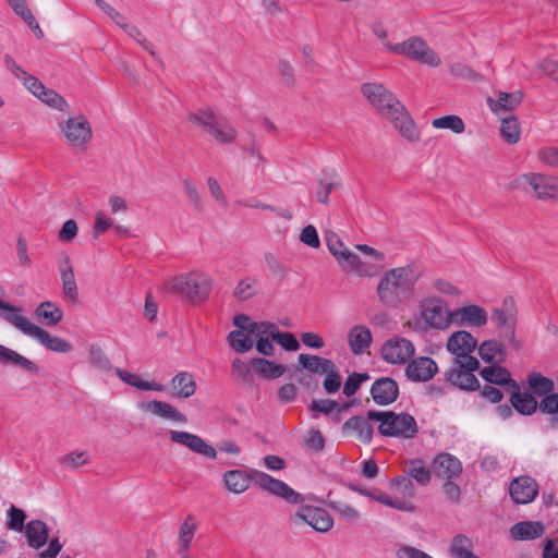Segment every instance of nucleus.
<instances>
[{
    "label": "nucleus",
    "instance_id": "obj_27",
    "mask_svg": "<svg viewBox=\"0 0 558 558\" xmlns=\"http://www.w3.org/2000/svg\"><path fill=\"white\" fill-rule=\"evenodd\" d=\"M480 357L486 363L500 364L506 361L507 353L505 345L497 340H485L481 344L477 343Z\"/></svg>",
    "mask_w": 558,
    "mask_h": 558
},
{
    "label": "nucleus",
    "instance_id": "obj_44",
    "mask_svg": "<svg viewBox=\"0 0 558 558\" xmlns=\"http://www.w3.org/2000/svg\"><path fill=\"white\" fill-rule=\"evenodd\" d=\"M338 185L337 174L335 171H329L319 179L315 197L320 204H328L330 192Z\"/></svg>",
    "mask_w": 558,
    "mask_h": 558
},
{
    "label": "nucleus",
    "instance_id": "obj_31",
    "mask_svg": "<svg viewBox=\"0 0 558 558\" xmlns=\"http://www.w3.org/2000/svg\"><path fill=\"white\" fill-rule=\"evenodd\" d=\"M448 551H449L450 558H476L477 557V555L474 553L473 541L464 534H457L456 536L452 537Z\"/></svg>",
    "mask_w": 558,
    "mask_h": 558
},
{
    "label": "nucleus",
    "instance_id": "obj_2",
    "mask_svg": "<svg viewBox=\"0 0 558 558\" xmlns=\"http://www.w3.org/2000/svg\"><path fill=\"white\" fill-rule=\"evenodd\" d=\"M422 276L423 267L416 262L388 269L376 287L379 302L385 307L397 308L410 301L415 294V286Z\"/></svg>",
    "mask_w": 558,
    "mask_h": 558
},
{
    "label": "nucleus",
    "instance_id": "obj_60",
    "mask_svg": "<svg viewBox=\"0 0 558 558\" xmlns=\"http://www.w3.org/2000/svg\"><path fill=\"white\" fill-rule=\"evenodd\" d=\"M368 378H369V376L366 373H363V374L353 373V374H351L347 378V380L344 383L343 393L347 397L353 396L357 391V389L360 388L362 383L367 380Z\"/></svg>",
    "mask_w": 558,
    "mask_h": 558
},
{
    "label": "nucleus",
    "instance_id": "obj_6",
    "mask_svg": "<svg viewBox=\"0 0 558 558\" xmlns=\"http://www.w3.org/2000/svg\"><path fill=\"white\" fill-rule=\"evenodd\" d=\"M390 51L432 68L441 64L437 52L420 36H412L402 43L395 44L390 47Z\"/></svg>",
    "mask_w": 558,
    "mask_h": 558
},
{
    "label": "nucleus",
    "instance_id": "obj_57",
    "mask_svg": "<svg viewBox=\"0 0 558 558\" xmlns=\"http://www.w3.org/2000/svg\"><path fill=\"white\" fill-rule=\"evenodd\" d=\"M278 330L277 325L269 322L253 323L250 333L257 339L271 338Z\"/></svg>",
    "mask_w": 558,
    "mask_h": 558
},
{
    "label": "nucleus",
    "instance_id": "obj_30",
    "mask_svg": "<svg viewBox=\"0 0 558 558\" xmlns=\"http://www.w3.org/2000/svg\"><path fill=\"white\" fill-rule=\"evenodd\" d=\"M348 341L354 354H362L372 342V332L366 326L357 325L349 331Z\"/></svg>",
    "mask_w": 558,
    "mask_h": 558
},
{
    "label": "nucleus",
    "instance_id": "obj_4",
    "mask_svg": "<svg viewBox=\"0 0 558 558\" xmlns=\"http://www.w3.org/2000/svg\"><path fill=\"white\" fill-rule=\"evenodd\" d=\"M4 64L7 69L22 82L25 88L41 102L62 112L69 109L68 101L59 93L47 88L37 77L28 74L10 54L4 56Z\"/></svg>",
    "mask_w": 558,
    "mask_h": 558
},
{
    "label": "nucleus",
    "instance_id": "obj_8",
    "mask_svg": "<svg viewBox=\"0 0 558 558\" xmlns=\"http://www.w3.org/2000/svg\"><path fill=\"white\" fill-rule=\"evenodd\" d=\"M424 323L432 329L445 331L453 325V310L439 298H426L420 305Z\"/></svg>",
    "mask_w": 558,
    "mask_h": 558
},
{
    "label": "nucleus",
    "instance_id": "obj_54",
    "mask_svg": "<svg viewBox=\"0 0 558 558\" xmlns=\"http://www.w3.org/2000/svg\"><path fill=\"white\" fill-rule=\"evenodd\" d=\"M121 28L138 45H141L142 48L146 50L150 56H156L153 45L145 38V36L136 26L131 25L129 22H126L125 26H122Z\"/></svg>",
    "mask_w": 558,
    "mask_h": 558
},
{
    "label": "nucleus",
    "instance_id": "obj_50",
    "mask_svg": "<svg viewBox=\"0 0 558 558\" xmlns=\"http://www.w3.org/2000/svg\"><path fill=\"white\" fill-rule=\"evenodd\" d=\"M501 137L509 144H515L520 140L521 129L517 118H504L500 124Z\"/></svg>",
    "mask_w": 558,
    "mask_h": 558
},
{
    "label": "nucleus",
    "instance_id": "obj_63",
    "mask_svg": "<svg viewBox=\"0 0 558 558\" xmlns=\"http://www.w3.org/2000/svg\"><path fill=\"white\" fill-rule=\"evenodd\" d=\"M272 340L277 341L283 349L288 351H296L300 348L296 338L291 332H280L277 330V333L272 335Z\"/></svg>",
    "mask_w": 558,
    "mask_h": 558
},
{
    "label": "nucleus",
    "instance_id": "obj_26",
    "mask_svg": "<svg viewBox=\"0 0 558 558\" xmlns=\"http://www.w3.org/2000/svg\"><path fill=\"white\" fill-rule=\"evenodd\" d=\"M0 363L14 365L33 374L39 371L38 366L33 361L3 344H0Z\"/></svg>",
    "mask_w": 558,
    "mask_h": 558
},
{
    "label": "nucleus",
    "instance_id": "obj_61",
    "mask_svg": "<svg viewBox=\"0 0 558 558\" xmlns=\"http://www.w3.org/2000/svg\"><path fill=\"white\" fill-rule=\"evenodd\" d=\"M114 226V220L110 218L105 211L98 210L95 214L94 232L95 238L105 233L107 230Z\"/></svg>",
    "mask_w": 558,
    "mask_h": 558
},
{
    "label": "nucleus",
    "instance_id": "obj_16",
    "mask_svg": "<svg viewBox=\"0 0 558 558\" xmlns=\"http://www.w3.org/2000/svg\"><path fill=\"white\" fill-rule=\"evenodd\" d=\"M480 368V362L475 367L466 366L465 363H452V367L446 373L447 380L462 390H476L480 387L478 379L474 372Z\"/></svg>",
    "mask_w": 558,
    "mask_h": 558
},
{
    "label": "nucleus",
    "instance_id": "obj_7",
    "mask_svg": "<svg viewBox=\"0 0 558 558\" xmlns=\"http://www.w3.org/2000/svg\"><path fill=\"white\" fill-rule=\"evenodd\" d=\"M14 328L20 330L23 335L35 339L47 350L58 353H69L73 349L72 344L69 341L58 336L50 335L47 330L32 323L23 314L14 325Z\"/></svg>",
    "mask_w": 558,
    "mask_h": 558
},
{
    "label": "nucleus",
    "instance_id": "obj_23",
    "mask_svg": "<svg viewBox=\"0 0 558 558\" xmlns=\"http://www.w3.org/2000/svg\"><path fill=\"white\" fill-rule=\"evenodd\" d=\"M138 409L148 412L150 414H154L158 417L170 420L173 422L179 423H186L187 418L184 414H182L180 411H178L173 405L170 403L159 401V400H151L148 402H141L138 403Z\"/></svg>",
    "mask_w": 558,
    "mask_h": 558
},
{
    "label": "nucleus",
    "instance_id": "obj_12",
    "mask_svg": "<svg viewBox=\"0 0 558 558\" xmlns=\"http://www.w3.org/2000/svg\"><path fill=\"white\" fill-rule=\"evenodd\" d=\"M255 484L267 493L284 499L292 505H302L304 496L295 492L283 481L277 480L265 472H255Z\"/></svg>",
    "mask_w": 558,
    "mask_h": 558
},
{
    "label": "nucleus",
    "instance_id": "obj_42",
    "mask_svg": "<svg viewBox=\"0 0 558 558\" xmlns=\"http://www.w3.org/2000/svg\"><path fill=\"white\" fill-rule=\"evenodd\" d=\"M208 134L220 144H231L236 138V130L222 118L218 119Z\"/></svg>",
    "mask_w": 558,
    "mask_h": 558
},
{
    "label": "nucleus",
    "instance_id": "obj_46",
    "mask_svg": "<svg viewBox=\"0 0 558 558\" xmlns=\"http://www.w3.org/2000/svg\"><path fill=\"white\" fill-rule=\"evenodd\" d=\"M328 506L338 514L340 520L349 524H356L361 520V512L349 504L329 501Z\"/></svg>",
    "mask_w": 558,
    "mask_h": 558
},
{
    "label": "nucleus",
    "instance_id": "obj_29",
    "mask_svg": "<svg viewBox=\"0 0 558 558\" xmlns=\"http://www.w3.org/2000/svg\"><path fill=\"white\" fill-rule=\"evenodd\" d=\"M544 531L541 522L522 521L511 527L510 535L515 541H529L539 537Z\"/></svg>",
    "mask_w": 558,
    "mask_h": 558
},
{
    "label": "nucleus",
    "instance_id": "obj_59",
    "mask_svg": "<svg viewBox=\"0 0 558 558\" xmlns=\"http://www.w3.org/2000/svg\"><path fill=\"white\" fill-rule=\"evenodd\" d=\"M537 158L541 162L549 168L558 169V147L544 146L537 151Z\"/></svg>",
    "mask_w": 558,
    "mask_h": 558
},
{
    "label": "nucleus",
    "instance_id": "obj_3",
    "mask_svg": "<svg viewBox=\"0 0 558 558\" xmlns=\"http://www.w3.org/2000/svg\"><path fill=\"white\" fill-rule=\"evenodd\" d=\"M166 288L170 293L181 295L191 302L205 301L211 291V277L201 270L180 274L167 281Z\"/></svg>",
    "mask_w": 558,
    "mask_h": 558
},
{
    "label": "nucleus",
    "instance_id": "obj_62",
    "mask_svg": "<svg viewBox=\"0 0 558 558\" xmlns=\"http://www.w3.org/2000/svg\"><path fill=\"white\" fill-rule=\"evenodd\" d=\"M300 241L312 248H318L320 245L317 230L313 225L306 226L301 231Z\"/></svg>",
    "mask_w": 558,
    "mask_h": 558
},
{
    "label": "nucleus",
    "instance_id": "obj_35",
    "mask_svg": "<svg viewBox=\"0 0 558 558\" xmlns=\"http://www.w3.org/2000/svg\"><path fill=\"white\" fill-rule=\"evenodd\" d=\"M116 375L125 384L143 391H163L165 386L155 381H147L141 376L121 368L116 369Z\"/></svg>",
    "mask_w": 558,
    "mask_h": 558
},
{
    "label": "nucleus",
    "instance_id": "obj_18",
    "mask_svg": "<svg viewBox=\"0 0 558 558\" xmlns=\"http://www.w3.org/2000/svg\"><path fill=\"white\" fill-rule=\"evenodd\" d=\"M438 372L436 362L429 356L413 359L405 367V376L414 383H423L432 379Z\"/></svg>",
    "mask_w": 558,
    "mask_h": 558
},
{
    "label": "nucleus",
    "instance_id": "obj_25",
    "mask_svg": "<svg viewBox=\"0 0 558 558\" xmlns=\"http://www.w3.org/2000/svg\"><path fill=\"white\" fill-rule=\"evenodd\" d=\"M223 484L227 490L235 495L243 494L251 485L252 477L242 469L226 471L222 474Z\"/></svg>",
    "mask_w": 558,
    "mask_h": 558
},
{
    "label": "nucleus",
    "instance_id": "obj_36",
    "mask_svg": "<svg viewBox=\"0 0 558 558\" xmlns=\"http://www.w3.org/2000/svg\"><path fill=\"white\" fill-rule=\"evenodd\" d=\"M481 376L487 383L499 385V386H510L512 388H518L514 380H512L510 372L501 366H488L484 367L481 371Z\"/></svg>",
    "mask_w": 558,
    "mask_h": 558
},
{
    "label": "nucleus",
    "instance_id": "obj_49",
    "mask_svg": "<svg viewBox=\"0 0 558 558\" xmlns=\"http://www.w3.org/2000/svg\"><path fill=\"white\" fill-rule=\"evenodd\" d=\"M527 383L530 389L539 397L546 396L555 388L554 381L539 373H531L527 377Z\"/></svg>",
    "mask_w": 558,
    "mask_h": 558
},
{
    "label": "nucleus",
    "instance_id": "obj_22",
    "mask_svg": "<svg viewBox=\"0 0 558 558\" xmlns=\"http://www.w3.org/2000/svg\"><path fill=\"white\" fill-rule=\"evenodd\" d=\"M59 272L64 298L72 303H76L78 301V288L74 269L68 255H64L63 259L59 263Z\"/></svg>",
    "mask_w": 558,
    "mask_h": 558
},
{
    "label": "nucleus",
    "instance_id": "obj_33",
    "mask_svg": "<svg viewBox=\"0 0 558 558\" xmlns=\"http://www.w3.org/2000/svg\"><path fill=\"white\" fill-rule=\"evenodd\" d=\"M251 365L257 375L266 379H277L286 372V367L283 365L263 357L253 359L251 361Z\"/></svg>",
    "mask_w": 558,
    "mask_h": 558
},
{
    "label": "nucleus",
    "instance_id": "obj_13",
    "mask_svg": "<svg viewBox=\"0 0 558 558\" xmlns=\"http://www.w3.org/2000/svg\"><path fill=\"white\" fill-rule=\"evenodd\" d=\"M305 522L316 532L326 533L333 526L332 517L323 508L313 506H301L294 514L290 517L291 524Z\"/></svg>",
    "mask_w": 558,
    "mask_h": 558
},
{
    "label": "nucleus",
    "instance_id": "obj_20",
    "mask_svg": "<svg viewBox=\"0 0 558 558\" xmlns=\"http://www.w3.org/2000/svg\"><path fill=\"white\" fill-rule=\"evenodd\" d=\"M433 469L436 476L453 480L460 476L463 466L461 461L453 454L441 452L434 458Z\"/></svg>",
    "mask_w": 558,
    "mask_h": 558
},
{
    "label": "nucleus",
    "instance_id": "obj_45",
    "mask_svg": "<svg viewBox=\"0 0 558 558\" xmlns=\"http://www.w3.org/2000/svg\"><path fill=\"white\" fill-rule=\"evenodd\" d=\"M371 499L400 511L412 512L414 510V506L410 501L392 498L391 496L377 489L372 490Z\"/></svg>",
    "mask_w": 558,
    "mask_h": 558
},
{
    "label": "nucleus",
    "instance_id": "obj_28",
    "mask_svg": "<svg viewBox=\"0 0 558 558\" xmlns=\"http://www.w3.org/2000/svg\"><path fill=\"white\" fill-rule=\"evenodd\" d=\"M198 523L193 514L186 515L179 527L177 553H190Z\"/></svg>",
    "mask_w": 558,
    "mask_h": 558
},
{
    "label": "nucleus",
    "instance_id": "obj_1",
    "mask_svg": "<svg viewBox=\"0 0 558 558\" xmlns=\"http://www.w3.org/2000/svg\"><path fill=\"white\" fill-rule=\"evenodd\" d=\"M361 93L368 105L383 118L389 120L398 133L411 143L420 140V131L405 107L379 83H364Z\"/></svg>",
    "mask_w": 558,
    "mask_h": 558
},
{
    "label": "nucleus",
    "instance_id": "obj_9",
    "mask_svg": "<svg viewBox=\"0 0 558 558\" xmlns=\"http://www.w3.org/2000/svg\"><path fill=\"white\" fill-rule=\"evenodd\" d=\"M477 348V340L466 330L452 332L446 342L447 351L453 356V362L465 363L466 366L475 367L477 359L472 353Z\"/></svg>",
    "mask_w": 558,
    "mask_h": 558
},
{
    "label": "nucleus",
    "instance_id": "obj_52",
    "mask_svg": "<svg viewBox=\"0 0 558 558\" xmlns=\"http://www.w3.org/2000/svg\"><path fill=\"white\" fill-rule=\"evenodd\" d=\"M24 310L9 302L0 300V318L14 327Z\"/></svg>",
    "mask_w": 558,
    "mask_h": 558
},
{
    "label": "nucleus",
    "instance_id": "obj_47",
    "mask_svg": "<svg viewBox=\"0 0 558 558\" xmlns=\"http://www.w3.org/2000/svg\"><path fill=\"white\" fill-rule=\"evenodd\" d=\"M228 341L238 353H245L254 345L253 337L250 332L243 330H232L228 335Z\"/></svg>",
    "mask_w": 558,
    "mask_h": 558
},
{
    "label": "nucleus",
    "instance_id": "obj_15",
    "mask_svg": "<svg viewBox=\"0 0 558 558\" xmlns=\"http://www.w3.org/2000/svg\"><path fill=\"white\" fill-rule=\"evenodd\" d=\"M489 315L477 304L469 303L453 308V325L468 328H483L487 325Z\"/></svg>",
    "mask_w": 558,
    "mask_h": 558
},
{
    "label": "nucleus",
    "instance_id": "obj_37",
    "mask_svg": "<svg viewBox=\"0 0 558 558\" xmlns=\"http://www.w3.org/2000/svg\"><path fill=\"white\" fill-rule=\"evenodd\" d=\"M177 397L190 398L196 391V381L191 373L180 372L171 380Z\"/></svg>",
    "mask_w": 558,
    "mask_h": 558
},
{
    "label": "nucleus",
    "instance_id": "obj_5",
    "mask_svg": "<svg viewBox=\"0 0 558 558\" xmlns=\"http://www.w3.org/2000/svg\"><path fill=\"white\" fill-rule=\"evenodd\" d=\"M367 418L379 423L378 432L385 437L410 439L418 432L415 418L409 413L372 410Z\"/></svg>",
    "mask_w": 558,
    "mask_h": 558
},
{
    "label": "nucleus",
    "instance_id": "obj_41",
    "mask_svg": "<svg viewBox=\"0 0 558 558\" xmlns=\"http://www.w3.org/2000/svg\"><path fill=\"white\" fill-rule=\"evenodd\" d=\"M404 473L414 478L420 485L425 486L430 482L432 473L421 459H413L405 464Z\"/></svg>",
    "mask_w": 558,
    "mask_h": 558
},
{
    "label": "nucleus",
    "instance_id": "obj_48",
    "mask_svg": "<svg viewBox=\"0 0 558 558\" xmlns=\"http://www.w3.org/2000/svg\"><path fill=\"white\" fill-rule=\"evenodd\" d=\"M218 119L219 117H217L210 109H199L189 113L187 116V120L192 124L203 128L207 133L210 132Z\"/></svg>",
    "mask_w": 558,
    "mask_h": 558
},
{
    "label": "nucleus",
    "instance_id": "obj_21",
    "mask_svg": "<svg viewBox=\"0 0 558 558\" xmlns=\"http://www.w3.org/2000/svg\"><path fill=\"white\" fill-rule=\"evenodd\" d=\"M371 395L375 403L387 405L398 398L399 387L392 378L381 377L372 385Z\"/></svg>",
    "mask_w": 558,
    "mask_h": 558
},
{
    "label": "nucleus",
    "instance_id": "obj_55",
    "mask_svg": "<svg viewBox=\"0 0 558 558\" xmlns=\"http://www.w3.org/2000/svg\"><path fill=\"white\" fill-rule=\"evenodd\" d=\"M25 519L26 515L22 509L11 506L8 510L7 526L12 531L22 532Z\"/></svg>",
    "mask_w": 558,
    "mask_h": 558
},
{
    "label": "nucleus",
    "instance_id": "obj_17",
    "mask_svg": "<svg viewBox=\"0 0 558 558\" xmlns=\"http://www.w3.org/2000/svg\"><path fill=\"white\" fill-rule=\"evenodd\" d=\"M169 436L171 441L182 445L195 453L208 459L217 458V450L198 435L184 430H170Z\"/></svg>",
    "mask_w": 558,
    "mask_h": 558
},
{
    "label": "nucleus",
    "instance_id": "obj_19",
    "mask_svg": "<svg viewBox=\"0 0 558 558\" xmlns=\"http://www.w3.org/2000/svg\"><path fill=\"white\" fill-rule=\"evenodd\" d=\"M511 498L517 504H529L535 499L538 486L530 476L514 478L509 487Z\"/></svg>",
    "mask_w": 558,
    "mask_h": 558
},
{
    "label": "nucleus",
    "instance_id": "obj_10",
    "mask_svg": "<svg viewBox=\"0 0 558 558\" xmlns=\"http://www.w3.org/2000/svg\"><path fill=\"white\" fill-rule=\"evenodd\" d=\"M522 189L530 186L539 199L558 201V177L541 173H525L517 179Z\"/></svg>",
    "mask_w": 558,
    "mask_h": 558
},
{
    "label": "nucleus",
    "instance_id": "obj_14",
    "mask_svg": "<svg viewBox=\"0 0 558 558\" xmlns=\"http://www.w3.org/2000/svg\"><path fill=\"white\" fill-rule=\"evenodd\" d=\"M414 353V344L405 338L389 339L380 349L383 360L395 365H403L408 363L409 359H411Z\"/></svg>",
    "mask_w": 558,
    "mask_h": 558
},
{
    "label": "nucleus",
    "instance_id": "obj_34",
    "mask_svg": "<svg viewBox=\"0 0 558 558\" xmlns=\"http://www.w3.org/2000/svg\"><path fill=\"white\" fill-rule=\"evenodd\" d=\"M36 318L46 326H56L63 318V311L52 302L40 303L35 310Z\"/></svg>",
    "mask_w": 558,
    "mask_h": 558
},
{
    "label": "nucleus",
    "instance_id": "obj_56",
    "mask_svg": "<svg viewBox=\"0 0 558 558\" xmlns=\"http://www.w3.org/2000/svg\"><path fill=\"white\" fill-rule=\"evenodd\" d=\"M182 184L184 194L186 195L191 205L197 210L203 209L204 202L201 194L197 191L195 183L191 179H184Z\"/></svg>",
    "mask_w": 558,
    "mask_h": 558
},
{
    "label": "nucleus",
    "instance_id": "obj_43",
    "mask_svg": "<svg viewBox=\"0 0 558 558\" xmlns=\"http://www.w3.org/2000/svg\"><path fill=\"white\" fill-rule=\"evenodd\" d=\"M510 401L512 408L523 415H531L537 409V402L535 398L527 392L514 391Z\"/></svg>",
    "mask_w": 558,
    "mask_h": 558
},
{
    "label": "nucleus",
    "instance_id": "obj_64",
    "mask_svg": "<svg viewBox=\"0 0 558 558\" xmlns=\"http://www.w3.org/2000/svg\"><path fill=\"white\" fill-rule=\"evenodd\" d=\"M397 558H430L432 556L427 553L415 548L413 546L403 545L400 546L396 551Z\"/></svg>",
    "mask_w": 558,
    "mask_h": 558
},
{
    "label": "nucleus",
    "instance_id": "obj_39",
    "mask_svg": "<svg viewBox=\"0 0 558 558\" xmlns=\"http://www.w3.org/2000/svg\"><path fill=\"white\" fill-rule=\"evenodd\" d=\"M299 364L312 374H324L335 368V364L330 360L310 354H300Z\"/></svg>",
    "mask_w": 558,
    "mask_h": 558
},
{
    "label": "nucleus",
    "instance_id": "obj_53",
    "mask_svg": "<svg viewBox=\"0 0 558 558\" xmlns=\"http://www.w3.org/2000/svg\"><path fill=\"white\" fill-rule=\"evenodd\" d=\"M256 294V280L244 278L236 284L233 295L241 301L248 300Z\"/></svg>",
    "mask_w": 558,
    "mask_h": 558
},
{
    "label": "nucleus",
    "instance_id": "obj_38",
    "mask_svg": "<svg viewBox=\"0 0 558 558\" xmlns=\"http://www.w3.org/2000/svg\"><path fill=\"white\" fill-rule=\"evenodd\" d=\"M343 429L353 430L356 437L364 444L371 442L373 438L374 428L368 420L362 416L350 417L343 424Z\"/></svg>",
    "mask_w": 558,
    "mask_h": 558
},
{
    "label": "nucleus",
    "instance_id": "obj_40",
    "mask_svg": "<svg viewBox=\"0 0 558 558\" xmlns=\"http://www.w3.org/2000/svg\"><path fill=\"white\" fill-rule=\"evenodd\" d=\"M522 100V94L519 92L514 93H499L497 99L488 98L489 108L500 113L504 111L513 110Z\"/></svg>",
    "mask_w": 558,
    "mask_h": 558
},
{
    "label": "nucleus",
    "instance_id": "obj_32",
    "mask_svg": "<svg viewBox=\"0 0 558 558\" xmlns=\"http://www.w3.org/2000/svg\"><path fill=\"white\" fill-rule=\"evenodd\" d=\"M27 543L33 548H40L48 541V527L40 520H32L25 525Z\"/></svg>",
    "mask_w": 558,
    "mask_h": 558
},
{
    "label": "nucleus",
    "instance_id": "obj_58",
    "mask_svg": "<svg viewBox=\"0 0 558 558\" xmlns=\"http://www.w3.org/2000/svg\"><path fill=\"white\" fill-rule=\"evenodd\" d=\"M88 461H89V454L85 450L73 451V452L65 454L62 458V464L70 469H73V470H76V469L87 464Z\"/></svg>",
    "mask_w": 558,
    "mask_h": 558
},
{
    "label": "nucleus",
    "instance_id": "obj_11",
    "mask_svg": "<svg viewBox=\"0 0 558 558\" xmlns=\"http://www.w3.org/2000/svg\"><path fill=\"white\" fill-rule=\"evenodd\" d=\"M66 143L77 149H84L92 140L93 132L86 117H71L60 124Z\"/></svg>",
    "mask_w": 558,
    "mask_h": 558
},
{
    "label": "nucleus",
    "instance_id": "obj_51",
    "mask_svg": "<svg viewBox=\"0 0 558 558\" xmlns=\"http://www.w3.org/2000/svg\"><path fill=\"white\" fill-rule=\"evenodd\" d=\"M435 129L450 130L456 134H461L465 130L463 120L456 114L444 116L432 121Z\"/></svg>",
    "mask_w": 558,
    "mask_h": 558
},
{
    "label": "nucleus",
    "instance_id": "obj_24",
    "mask_svg": "<svg viewBox=\"0 0 558 558\" xmlns=\"http://www.w3.org/2000/svg\"><path fill=\"white\" fill-rule=\"evenodd\" d=\"M489 318L504 339L508 340L510 343H515L517 318L513 317L511 313L494 307Z\"/></svg>",
    "mask_w": 558,
    "mask_h": 558
}]
</instances>
